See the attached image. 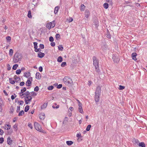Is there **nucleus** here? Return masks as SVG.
<instances>
[{
  "instance_id": "bf43d9fd",
  "label": "nucleus",
  "mask_w": 147,
  "mask_h": 147,
  "mask_svg": "<svg viewBox=\"0 0 147 147\" xmlns=\"http://www.w3.org/2000/svg\"><path fill=\"white\" fill-rule=\"evenodd\" d=\"M39 70L40 72H42V71L43 68L42 66H40L39 67Z\"/></svg>"
},
{
  "instance_id": "8fccbe9b",
  "label": "nucleus",
  "mask_w": 147,
  "mask_h": 147,
  "mask_svg": "<svg viewBox=\"0 0 147 147\" xmlns=\"http://www.w3.org/2000/svg\"><path fill=\"white\" fill-rule=\"evenodd\" d=\"M49 40L50 42H53L54 40V39L52 36H50L49 38Z\"/></svg>"
},
{
  "instance_id": "6ab92c4d",
  "label": "nucleus",
  "mask_w": 147,
  "mask_h": 147,
  "mask_svg": "<svg viewBox=\"0 0 147 147\" xmlns=\"http://www.w3.org/2000/svg\"><path fill=\"white\" fill-rule=\"evenodd\" d=\"M31 83V82L29 80H28L26 83V86H30V84Z\"/></svg>"
},
{
  "instance_id": "0eeeda50",
  "label": "nucleus",
  "mask_w": 147,
  "mask_h": 147,
  "mask_svg": "<svg viewBox=\"0 0 147 147\" xmlns=\"http://www.w3.org/2000/svg\"><path fill=\"white\" fill-rule=\"evenodd\" d=\"M90 13L88 9H86L84 12L85 17L88 18L89 17Z\"/></svg>"
},
{
  "instance_id": "dca6fc26",
  "label": "nucleus",
  "mask_w": 147,
  "mask_h": 147,
  "mask_svg": "<svg viewBox=\"0 0 147 147\" xmlns=\"http://www.w3.org/2000/svg\"><path fill=\"white\" fill-rule=\"evenodd\" d=\"M30 72H26L24 73V76L27 78H28L30 76Z\"/></svg>"
},
{
  "instance_id": "b1692460",
  "label": "nucleus",
  "mask_w": 147,
  "mask_h": 147,
  "mask_svg": "<svg viewBox=\"0 0 147 147\" xmlns=\"http://www.w3.org/2000/svg\"><path fill=\"white\" fill-rule=\"evenodd\" d=\"M29 107H29V106H28V105H26L25 108V109H24L25 112H27L29 110Z\"/></svg>"
},
{
  "instance_id": "4c0bfd02",
  "label": "nucleus",
  "mask_w": 147,
  "mask_h": 147,
  "mask_svg": "<svg viewBox=\"0 0 147 147\" xmlns=\"http://www.w3.org/2000/svg\"><path fill=\"white\" fill-rule=\"evenodd\" d=\"M66 65V63L65 62H63L61 64V66L62 67L65 66Z\"/></svg>"
},
{
  "instance_id": "e433bc0d",
  "label": "nucleus",
  "mask_w": 147,
  "mask_h": 147,
  "mask_svg": "<svg viewBox=\"0 0 147 147\" xmlns=\"http://www.w3.org/2000/svg\"><path fill=\"white\" fill-rule=\"evenodd\" d=\"M13 53V51L12 49H10L9 51V55L10 56H12Z\"/></svg>"
},
{
  "instance_id": "f3484780",
  "label": "nucleus",
  "mask_w": 147,
  "mask_h": 147,
  "mask_svg": "<svg viewBox=\"0 0 147 147\" xmlns=\"http://www.w3.org/2000/svg\"><path fill=\"white\" fill-rule=\"evenodd\" d=\"M46 27L49 30H50L51 28H52L51 27V23H50V22L47 23L46 25Z\"/></svg>"
},
{
  "instance_id": "39448f33",
  "label": "nucleus",
  "mask_w": 147,
  "mask_h": 147,
  "mask_svg": "<svg viewBox=\"0 0 147 147\" xmlns=\"http://www.w3.org/2000/svg\"><path fill=\"white\" fill-rule=\"evenodd\" d=\"M93 65L95 67H97L99 66V61L96 57L95 56L93 57Z\"/></svg>"
},
{
  "instance_id": "9b49d317",
  "label": "nucleus",
  "mask_w": 147,
  "mask_h": 147,
  "mask_svg": "<svg viewBox=\"0 0 147 147\" xmlns=\"http://www.w3.org/2000/svg\"><path fill=\"white\" fill-rule=\"evenodd\" d=\"M137 54L135 52L133 53L132 54L131 56L132 57V59H133L135 61H136L137 60V59L136 57L137 56Z\"/></svg>"
},
{
  "instance_id": "f257e3e1",
  "label": "nucleus",
  "mask_w": 147,
  "mask_h": 147,
  "mask_svg": "<svg viewBox=\"0 0 147 147\" xmlns=\"http://www.w3.org/2000/svg\"><path fill=\"white\" fill-rule=\"evenodd\" d=\"M101 88L98 86L96 89L95 92L94 100L96 102H98L99 101L100 96L101 94Z\"/></svg>"
},
{
  "instance_id": "f03ea898",
  "label": "nucleus",
  "mask_w": 147,
  "mask_h": 147,
  "mask_svg": "<svg viewBox=\"0 0 147 147\" xmlns=\"http://www.w3.org/2000/svg\"><path fill=\"white\" fill-rule=\"evenodd\" d=\"M21 56L18 53H16L14 55V57L13 60L14 63H16L19 61H21Z\"/></svg>"
},
{
  "instance_id": "4468645a",
  "label": "nucleus",
  "mask_w": 147,
  "mask_h": 147,
  "mask_svg": "<svg viewBox=\"0 0 147 147\" xmlns=\"http://www.w3.org/2000/svg\"><path fill=\"white\" fill-rule=\"evenodd\" d=\"M36 78L39 80L41 78V75L38 72H37L36 74Z\"/></svg>"
},
{
  "instance_id": "c03bdc74",
  "label": "nucleus",
  "mask_w": 147,
  "mask_h": 147,
  "mask_svg": "<svg viewBox=\"0 0 147 147\" xmlns=\"http://www.w3.org/2000/svg\"><path fill=\"white\" fill-rule=\"evenodd\" d=\"M24 93H19V95H20V96H21V97H21L22 98H23L24 97H24H25L24 94Z\"/></svg>"
},
{
  "instance_id": "603ef678",
  "label": "nucleus",
  "mask_w": 147,
  "mask_h": 147,
  "mask_svg": "<svg viewBox=\"0 0 147 147\" xmlns=\"http://www.w3.org/2000/svg\"><path fill=\"white\" fill-rule=\"evenodd\" d=\"M20 110V107L19 106H18L17 108L16 112H18Z\"/></svg>"
},
{
  "instance_id": "79ce46f5",
  "label": "nucleus",
  "mask_w": 147,
  "mask_h": 147,
  "mask_svg": "<svg viewBox=\"0 0 147 147\" xmlns=\"http://www.w3.org/2000/svg\"><path fill=\"white\" fill-rule=\"evenodd\" d=\"M28 126L31 129H32L33 128V127L32 124L30 123H28Z\"/></svg>"
},
{
  "instance_id": "cd10ccee",
  "label": "nucleus",
  "mask_w": 147,
  "mask_h": 147,
  "mask_svg": "<svg viewBox=\"0 0 147 147\" xmlns=\"http://www.w3.org/2000/svg\"><path fill=\"white\" fill-rule=\"evenodd\" d=\"M133 142L134 144H138L139 142L137 139H134L133 141Z\"/></svg>"
},
{
  "instance_id": "2eb2a0df",
  "label": "nucleus",
  "mask_w": 147,
  "mask_h": 147,
  "mask_svg": "<svg viewBox=\"0 0 147 147\" xmlns=\"http://www.w3.org/2000/svg\"><path fill=\"white\" fill-rule=\"evenodd\" d=\"M47 105V103H44L41 107V109H44L46 108Z\"/></svg>"
},
{
  "instance_id": "a211bd4d",
  "label": "nucleus",
  "mask_w": 147,
  "mask_h": 147,
  "mask_svg": "<svg viewBox=\"0 0 147 147\" xmlns=\"http://www.w3.org/2000/svg\"><path fill=\"white\" fill-rule=\"evenodd\" d=\"M139 146L141 147H146V145L143 142L139 143Z\"/></svg>"
},
{
  "instance_id": "423d86ee",
  "label": "nucleus",
  "mask_w": 147,
  "mask_h": 147,
  "mask_svg": "<svg viewBox=\"0 0 147 147\" xmlns=\"http://www.w3.org/2000/svg\"><path fill=\"white\" fill-rule=\"evenodd\" d=\"M112 59H113V61L116 63L118 62L120 60V58L118 56L114 55L113 56Z\"/></svg>"
},
{
  "instance_id": "473e14b6",
  "label": "nucleus",
  "mask_w": 147,
  "mask_h": 147,
  "mask_svg": "<svg viewBox=\"0 0 147 147\" xmlns=\"http://www.w3.org/2000/svg\"><path fill=\"white\" fill-rule=\"evenodd\" d=\"M98 67H99V66H97V67H95V71L96 72H97L99 74L100 71H99V69Z\"/></svg>"
},
{
  "instance_id": "f8f14e48",
  "label": "nucleus",
  "mask_w": 147,
  "mask_h": 147,
  "mask_svg": "<svg viewBox=\"0 0 147 147\" xmlns=\"http://www.w3.org/2000/svg\"><path fill=\"white\" fill-rule=\"evenodd\" d=\"M14 79H15V81L17 82L20 81L21 80L20 78V77H17L16 75L14 76Z\"/></svg>"
},
{
  "instance_id": "09e8293b",
  "label": "nucleus",
  "mask_w": 147,
  "mask_h": 147,
  "mask_svg": "<svg viewBox=\"0 0 147 147\" xmlns=\"http://www.w3.org/2000/svg\"><path fill=\"white\" fill-rule=\"evenodd\" d=\"M6 39L7 41H10L11 40V38L10 36H8L6 37Z\"/></svg>"
},
{
  "instance_id": "37998d69",
  "label": "nucleus",
  "mask_w": 147,
  "mask_h": 147,
  "mask_svg": "<svg viewBox=\"0 0 147 147\" xmlns=\"http://www.w3.org/2000/svg\"><path fill=\"white\" fill-rule=\"evenodd\" d=\"M79 110L80 113H83L82 107H79Z\"/></svg>"
},
{
  "instance_id": "393cba45",
  "label": "nucleus",
  "mask_w": 147,
  "mask_h": 147,
  "mask_svg": "<svg viewBox=\"0 0 147 147\" xmlns=\"http://www.w3.org/2000/svg\"><path fill=\"white\" fill-rule=\"evenodd\" d=\"M50 23H51V27H52V28L54 27L55 25V21H53L51 22H50Z\"/></svg>"
},
{
  "instance_id": "774afa93",
  "label": "nucleus",
  "mask_w": 147,
  "mask_h": 147,
  "mask_svg": "<svg viewBox=\"0 0 147 147\" xmlns=\"http://www.w3.org/2000/svg\"><path fill=\"white\" fill-rule=\"evenodd\" d=\"M81 136L80 134H78L76 135V137L78 138H80V137Z\"/></svg>"
},
{
  "instance_id": "ddd939ff",
  "label": "nucleus",
  "mask_w": 147,
  "mask_h": 147,
  "mask_svg": "<svg viewBox=\"0 0 147 147\" xmlns=\"http://www.w3.org/2000/svg\"><path fill=\"white\" fill-rule=\"evenodd\" d=\"M32 98L31 96H30V95L26 96H25L24 97V99H27V100L29 101L30 102L31 101Z\"/></svg>"
},
{
  "instance_id": "052dcab7",
  "label": "nucleus",
  "mask_w": 147,
  "mask_h": 147,
  "mask_svg": "<svg viewBox=\"0 0 147 147\" xmlns=\"http://www.w3.org/2000/svg\"><path fill=\"white\" fill-rule=\"evenodd\" d=\"M24 82H20V85L21 86H22L24 84Z\"/></svg>"
},
{
  "instance_id": "338daca9",
  "label": "nucleus",
  "mask_w": 147,
  "mask_h": 147,
  "mask_svg": "<svg viewBox=\"0 0 147 147\" xmlns=\"http://www.w3.org/2000/svg\"><path fill=\"white\" fill-rule=\"evenodd\" d=\"M40 50V48L37 49V48L36 49H35L34 51L35 52H37L39 51Z\"/></svg>"
},
{
  "instance_id": "58836bf2",
  "label": "nucleus",
  "mask_w": 147,
  "mask_h": 147,
  "mask_svg": "<svg viewBox=\"0 0 147 147\" xmlns=\"http://www.w3.org/2000/svg\"><path fill=\"white\" fill-rule=\"evenodd\" d=\"M30 95L32 96H36V93L34 92V91L32 92H30Z\"/></svg>"
},
{
  "instance_id": "e2e57ef3",
  "label": "nucleus",
  "mask_w": 147,
  "mask_h": 147,
  "mask_svg": "<svg viewBox=\"0 0 147 147\" xmlns=\"http://www.w3.org/2000/svg\"><path fill=\"white\" fill-rule=\"evenodd\" d=\"M56 38L57 39L59 38L60 37V35L59 34H56L55 35Z\"/></svg>"
},
{
  "instance_id": "a18cd8bd",
  "label": "nucleus",
  "mask_w": 147,
  "mask_h": 147,
  "mask_svg": "<svg viewBox=\"0 0 147 147\" xmlns=\"http://www.w3.org/2000/svg\"><path fill=\"white\" fill-rule=\"evenodd\" d=\"M53 86H51L48 87V89L49 90H52L53 88Z\"/></svg>"
},
{
  "instance_id": "f704fd0d",
  "label": "nucleus",
  "mask_w": 147,
  "mask_h": 147,
  "mask_svg": "<svg viewBox=\"0 0 147 147\" xmlns=\"http://www.w3.org/2000/svg\"><path fill=\"white\" fill-rule=\"evenodd\" d=\"M91 125H88L86 128V130L87 131H88L90 130V128L91 127Z\"/></svg>"
},
{
  "instance_id": "6e6552de",
  "label": "nucleus",
  "mask_w": 147,
  "mask_h": 147,
  "mask_svg": "<svg viewBox=\"0 0 147 147\" xmlns=\"http://www.w3.org/2000/svg\"><path fill=\"white\" fill-rule=\"evenodd\" d=\"M39 118L43 120L45 117V114L44 113H41L39 115Z\"/></svg>"
},
{
  "instance_id": "6e6d98bb",
  "label": "nucleus",
  "mask_w": 147,
  "mask_h": 147,
  "mask_svg": "<svg viewBox=\"0 0 147 147\" xmlns=\"http://www.w3.org/2000/svg\"><path fill=\"white\" fill-rule=\"evenodd\" d=\"M107 38L110 39L111 38V36L110 34H107Z\"/></svg>"
},
{
  "instance_id": "c85d7f7f",
  "label": "nucleus",
  "mask_w": 147,
  "mask_h": 147,
  "mask_svg": "<svg viewBox=\"0 0 147 147\" xmlns=\"http://www.w3.org/2000/svg\"><path fill=\"white\" fill-rule=\"evenodd\" d=\"M9 80L10 83L11 84H13L15 83V81L14 80H12V78H9Z\"/></svg>"
},
{
  "instance_id": "c756f323",
  "label": "nucleus",
  "mask_w": 147,
  "mask_h": 147,
  "mask_svg": "<svg viewBox=\"0 0 147 147\" xmlns=\"http://www.w3.org/2000/svg\"><path fill=\"white\" fill-rule=\"evenodd\" d=\"M18 66V65L17 64H15L13 66L12 69L14 70H16Z\"/></svg>"
},
{
  "instance_id": "a19ab883",
  "label": "nucleus",
  "mask_w": 147,
  "mask_h": 147,
  "mask_svg": "<svg viewBox=\"0 0 147 147\" xmlns=\"http://www.w3.org/2000/svg\"><path fill=\"white\" fill-rule=\"evenodd\" d=\"M21 72V70L20 69L17 70L16 71V73L18 75L20 74Z\"/></svg>"
},
{
  "instance_id": "0e129e2a",
  "label": "nucleus",
  "mask_w": 147,
  "mask_h": 147,
  "mask_svg": "<svg viewBox=\"0 0 147 147\" xmlns=\"http://www.w3.org/2000/svg\"><path fill=\"white\" fill-rule=\"evenodd\" d=\"M18 102L20 103V105H22L24 103V101L23 100L19 101Z\"/></svg>"
},
{
  "instance_id": "3c124183",
  "label": "nucleus",
  "mask_w": 147,
  "mask_h": 147,
  "mask_svg": "<svg viewBox=\"0 0 147 147\" xmlns=\"http://www.w3.org/2000/svg\"><path fill=\"white\" fill-rule=\"evenodd\" d=\"M39 47L41 49H43L44 48V45L43 44H40L39 45Z\"/></svg>"
},
{
  "instance_id": "c9c22d12",
  "label": "nucleus",
  "mask_w": 147,
  "mask_h": 147,
  "mask_svg": "<svg viewBox=\"0 0 147 147\" xmlns=\"http://www.w3.org/2000/svg\"><path fill=\"white\" fill-rule=\"evenodd\" d=\"M58 49L59 50L62 51L63 50V47L62 46V45H59L58 47Z\"/></svg>"
},
{
  "instance_id": "9d476101",
  "label": "nucleus",
  "mask_w": 147,
  "mask_h": 147,
  "mask_svg": "<svg viewBox=\"0 0 147 147\" xmlns=\"http://www.w3.org/2000/svg\"><path fill=\"white\" fill-rule=\"evenodd\" d=\"M13 141L11 139L10 137H9L7 138V143L9 145H11L12 144Z\"/></svg>"
},
{
  "instance_id": "1a4fd4ad",
  "label": "nucleus",
  "mask_w": 147,
  "mask_h": 147,
  "mask_svg": "<svg viewBox=\"0 0 147 147\" xmlns=\"http://www.w3.org/2000/svg\"><path fill=\"white\" fill-rule=\"evenodd\" d=\"M45 55V54L44 53H42L40 52H39L38 53V57L40 58L43 57Z\"/></svg>"
},
{
  "instance_id": "20e7f679",
  "label": "nucleus",
  "mask_w": 147,
  "mask_h": 147,
  "mask_svg": "<svg viewBox=\"0 0 147 147\" xmlns=\"http://www.w3.org/2000/svg\"><path fill=\"white\" fill-rule=\"evenodd\" d=\"M34 126L35 129L37 131L41 132L42 131V129L41 128V127L40 125L36 122L34 123Z\"/></svg>"
},
{
  "instance_id": "ea45409f",
  "label": "nucleus",
  "mask_w": 147,
  "mask_h": 147,
  "mask_svg": "<svg viewBox=\"0 0 147 147\" xmlns=\"http://www.w3.org/2000/svg\"><path fill=\"white\" fill-rule=\"evenodd\" d=\"M37 42H34V48L35 49H36V48H37L38 47V46H37Z\"/></svg>"
},
{
  "instance_id": "864d4df0",
  "label": "nucleus",
  "mask_w": 147,
  "mask_h": 147,
  "mask_svg": "<svg viewBox=\"0 0 147 147\" xmlns=\"http://www.w3.org/2000/svg\"><path fill=\"white\" fill-rule=\"evenodd\" d=\"M124 88H125V87L124 86H122L121 85L119 86V89L120 90H122L123 89H124Z\"/></svg>"
},
{
  "instance_id": "69168bd1",
  "label": "nucleus",
  "mask_w": 147,
  "mask_h": 147,
  "mask_svg": "<svg viewBox=\"0 0 147 147\" xmlns=\"http://www.w3.org/2000/svg\"><path fill=\"white\" fill-rule=\"evenodd\" d=\"M25 99V103L26 104H28L29 103V102H30L28 100H27V99Z\"/></svg>"
},
{
  "instance_id": "2f4dec72",
  "label": "nucleus",
  "mask_w": 147,
  "mask_h": 147,
  "mask_svg": "<svg viewBox=\"0 0 147 147\" xmlns=\"http://www.w3.org/2000/svg\"><path fill=\"white\" fill-rule=\"evenodd\" d=\"M24 112L23 110H22L21 111H20L18 114V116H21L23 115L24 114Z\"/></svg>"
},
{
  "instance_id": "aec40b11",
  "label": "nucleus",
  "mask_w": 147,
  "mask_h": 147,
  "mask_svg": "<svg viewBox=\"0 0 147 147\" xmlns=\"http://www.w3.org/2000/svg\"><path fill=\"white\" fill-rule=\"evenodd\" d=\"M57 61L59 62H61L63 61V58L61 56H59L57 58Z\"/></svg>"
},
{
  "instance_id": "49530a36",
  "label": "nucleus",
  "mask_w": 147,
  "mask_h": 147,
  "mask_svg": "<svg viewBox=\"0 0 147 147\" xmlns=\"http://www.w3.org/2000/svg\"><path fill=\"white\" fill-rule=\"evenodd\" d=\"M4 140L3 138H0V144L4 142Z\"/></svg>"
},
{
  "instance_id": "bb28decb",
  "label": "nucleus",
  "mask_w": 147,
  "mask_h": 147,
  "mask_svg": "<svg viewBox=\"0 0 147 147\" xmlns=\"http://www.w3.org/2000/svg\"><path fill=\"white\" fill-rule=\"evenodd\" d=\"M28 16L29 18H32V16L31 15V11L30 10H29L28 11Z\"/></svg>"
},
{
  "instance_id": "7c9ffc66",
  "label": "nucleus",
  "mask_w": 147,
  "mask_h": 147,
  "mask_svg": "<svg viewBox=\"0 0 147 147\" xmlns=\"http://www.w3.org/2000/svg\"><path fill=\"white\" fill-rule=\"evenodd\" d=\"M55 105H53L52 106V107L53 109H58L59 107V105H57L56 104H55Z\"/></svg>"
},
{
  "instance_id": "4d7b16f0",
  "label": "nucleus",
  "mask_w": 147,
  "mask_h": 147,
  "mask_svg": "<svg viewBox=\"0 0 147 147\" xmlns=\"http://www.w3.org/2000/svg\"><path fill=\"white\" fill-rule=\"evenodd\" d=\"M4 132L1 129H0V135H2L3 134Z\"/></svg>"
},
{
  "instance_id": "72a5a7b5",
  "label": "nucleus",
  "mask_w": 147,
  "mask_h": 147,
  "mask_svg": "<svg viewBox=\"0 0 147 147\" xmlns=\"http://www.w3.org/2000/svg\"><path fill=\"white\" fill-rule=\"evenodd\" d=\"M103 6L105 8L107 9L109 7L108 4L107 3H105L103 4Z\"/></svg>"
},
{
  "instance_id": "5701e85b",
  "label": "nucleus",
  "mask_w": 147,
  "mask_h": 147,
  "mask_svg": "<svg viewBox=\"0 0 147 147\" xmlns=\"http://www.w3.org/2000/svg\"><path fill=\"white\" fill-rule=\"evenodd\" d=\"M73 143V142L71 141H68L66 142V144L68 146H71Z\"/></svg>"
},
{
  "instance_id": "de8ad7c7",
  "label": "nucleus",
  "mask_w": 147,
  "mask_h": 147,
  "mask_svg": "<svg viewBox=\"0 0 147 147\" xmlns=\"http://www.w3.org/2000/svg\"><path fill=\"white\" fill-rule=\"evenodd\" d=\"M39 90V87L38 86H36L34 88V91L36 92H38Z\"/></svg>"
},
{
  "instance_id": "13d9d810",
  "label": "nucleus",
  "mask_w": 147,
  "mask_h": 147,
  "mask_svg": "<svg viewBox=\"0 0 147 147\" xmlns=\"http://www.w3.org/2000/svg\"><path fill=\"white\" fill-rule=\"evenodd\" d=\"M51 45L52 47H54L55 45V43L54 42H52L51 43Z\"/></svg>"
},
{
  "instance_id": "4be33fe9",
  "label": "nucleus",
  "mask_w": 147,
  "mask_h": 147,
  "mask_svg": "<svg viewBox=\"0 0 147 147\" xmlns=\"http://www.w3.org/2000/svg\"><path fill=\"white\" fill-rule=\"evenodd\" d=\"M85 8V6L83 4H82L80 7V10L81 11H84Z\"/></svg>"
},
{
  "instance_id": "680f3d73",
  "label": "nucleus",
  "mask_w": 147,
  "mask_h": 147,
  "mask_svg": "<svg viewBox=\"0 0 147 147\" xmlns=\"http://www.w3.org/2000/svg\"><path fill=\"white\" fill-rule=\"evenodd\" d=\"M13 128H14L16 129V131H17L18 129L17 125H14L13 126Z\"/></svg>"
},
{
  "instance_id": "7ed1b4c3",
  "label": "nucleus",
  "mask_w": 147,
  "mask_h": 147,
  "mask_svg": "<svg viewBox=\"0 0 147 147\" xmlns=\"http://www.w3.org/2000/svg\"><path fill=\"white\" fill-rule=\"evenodd\" d=\"M63 82L67 85H69L73 82L71 78L67 76L63 78Z\"/></svg>"
},
{
  "instance_id": "412c9836",
  "label": "nucleus",
  "mask_w": 147,
  "mask_h": 147,
  "mask_svg": "<svg viewBox=\"0 0 147 147\" xmlns=\"http://www.w3.org/2000/svg\"><path fill=\"white\" fill-rule=\"evenodd\" d=\"M59 8V7L58 6L56 7H55L54 11V12L55 14H56L57 13Z\"/></svg>"
},
{
  "instance_id": "5fc2aeb1",
  "label": "nucleus",
  "mask_w": 147,
  "mask_h": 147,
  "mask_svg": "<svg viewBox=\"0 0 147 147\" xmlns=\"http://www.w3.org/2000/svg\"><path fill=\"white\" fill-rule=\"evenodd\" d=\"M62 84H59L57 86V88L58 89H60L62 88Z\"/></svg>"
},
{
  "instance_id": "a878e982",
  "label": "nucleus",
  "mask_w": 147,
  "mask_h": 147,
  "mask_svg": "<svg viewBox=\"0 0 147 147\" xmlns=\"http://www.w3.org/2000/svg\"><path fill=\"white\" fill-rule=\"evenodd\" d=\"M30 92L28 91H27L24 93V94L25 97L29 96L30 95Z\"/></svg>"
}]
</instances>
